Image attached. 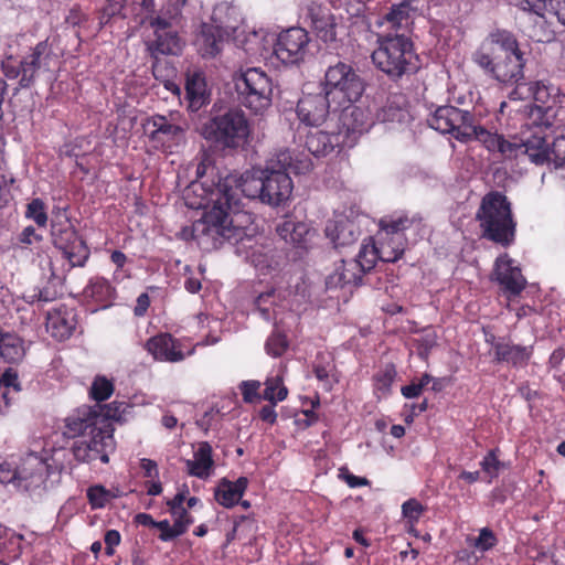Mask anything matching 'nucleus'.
Returning a JSON list of instances; mask_svg holds the SVG:
<instances>
[{
	"label": "nucleus",
	"mask_w": 565,
	"mask_h": 565,
	"mask_svg": "<svg viewBox=\"0 0 565 565\" xmlns=\"http://www.w3.org/2000/svg\"><path fill=\"white\" fill-rule=\"evenodd\" d=\"M24 216L28 220H32L39 227L44 228L47 225L49 217L46 213V206L45 203L39 198L31 200L26 204Z\"/></svg>",
	"instance_id": "48"
},
{
	"label": "nucleus",
	"mask_w": 565,
	"mask_h": 565,
	"mask_svg": "<svg viewBox=\"0 0 565 565\" xmlns=\"http://www.w3.org/2000/svg\"><path fill=\"white\" fill-rule=\"evenodd\" d=\"M377 47L371 58L376 68L391 78H401L403 75L418 68V56L414 51L412 40L403 33H387L377 35Z\"/></svg>",
	"instance_id": "4"
},
{
	"label": "nucleus",
	"mask_w": 565,
	"mask_h": 565,
	"mask_svg": "<svg viewBox=\"0 0 565 565\" xmlns=\"http://www.w3.org/2000/svg\"><path fill=\"white\" fill-rule=\"evenodd\" d=\"M54 62L55 54L47 41H41L20 61L13 56L4 58L1 71L8 79H18L20 88H30L41 74L51 71Z\"/></svg>",
	"instance_id": "5"
},
{
	"label": "nucleus",
	"mask_w": 565,
	"mask_h": 565,
	"mask_svg": "<svg viewBox=\"0 0 565 565\" xmlns=\"http://www.w3.org/2000/svg\"><path fill=\"white\" fill-rule=\"evenodd\" d=\"M228 179H234V183L231 184V188L222 193V201L230 209H237L241 196H246L248 199H259L263 203H265V192H264V174H262V170H253L246 171L245 173L237 174H227L224 178H221L213 190H222L223 184H225Z\"/></svg>",
	"instance_id": "12"
},
{
	"label": "nucleus",
	"mask_w": 565,
	"mask_h": 565,
	"mask_svg": "<svg viewBox=\"0 0 565 565\" xmlns=\"http://www.w3.org/2000/svg\"><path fill=\"white\" fill-rule=\"evenodd\" d=\"M127 0H105V6H103L99 15V23L102 25L109 22V20L114 17H122V11L125 9Z\"/></svg>",
	"instance_id": "52"
},
{
	"label": "nucleus",
	"mask_w": 565,
	"mask_h": 565,
	"mask_svg": "<svg viewBox=\"0 0 565 565\" xmlns=\"http://www.w3.org/2000/svg\"><path fill=\"white\" fill-rule=\"evenodd\" d=\"M364 84L355 71L343 62L327 68L322 92L338 107H345L356 102L363 94Z\"/></svg>",
	"instance_id": "6"
},
{
	"label": "nucleus",
	"mask_w": 565,
	"mask_h": 565,
	"mask_svg": "<svg viewBox=\"0 0 565 565\" xmlns=\"http://www.w3.org/2000/svg\"><path fill=\"white\" fill-rule=\"evenodd\" d=\"M288 347L289 342L287 337L278 330L274 331L265 343L267 354L273 358L281 356L287 351Z\"/></svg>",
	"instance_id": "50"
},
{
	"label": "nucleus",
	"mask_w": 565,
	"mask_h": 565,
	"mask_svg": "<svg viewBox=\"0 0 565 565\" xmlns=\"http://www.w3.org/2000/svg\"><path fill=\"white\" fill-rule=\"evenodd\" d=\"M14 183L12 175L8 177L4 170H0V207L6 206L11 200L10 186Z\"/></svg>",
	"instance_id": "62"
},
{
	"label": "nucleus",
	"mask_w": 565,
	"mask_h": 565,
	"mask_svg": "<svg viewBox=\"0 0 565 565\" xmlns=\"http://www.w3.org/2000/svg\"><path fill=\"white\" fill-rule=\"evenodd\" d=\"M234 182V179H228L223 184V191L228 190ZM190 189L199 196V200L190 202L189 205L205 210L202 217L191 226V236L202 249H216L225 241L237 242L242 238L243 228L234 224L231 216L234 210L222 201V190L206 188L204 183L200 182H193Z\"/></svg>",
	"instance_id": "1"
},
{
	"label": "nucleus",
	"mask_w": 565,
	"mask_h": 565,
	"mask_svg": "<svg viewBox=\"0 0 565 565\" xmlns=\"http://www.w3.org/2000/svg\"><path fill=\"white\" fill-rule=\"evenodd\" d=\"M331 105H334L332 99L323 92L308 94L299 99L297 116L305 125L318 127L326 121Z\"/></svg>",
	"instance_id": "21"
},
{
	"label": "nucleus",
	"mask_w": 565,
	"mask_h": 565,
	"mask_svg": "<svg viewBox=\"0 0 565 565\" xmlns=\"http://www.w3.org/2000/svg\"><path fill=\"white\" fill-rule=\"evenodd\" d=\"M497 544V537L489 527L480 530L479 536L475 539L473 546L482 552L489 551Z\"/></svg>",
	"instance_id": "58"
},
{
	"label": "nucleus",
	"mask_w": 565,
	"mask_h": 565,
	"mask_svg": "<svg viewBox=\"0 0 565 565\" xmlns=\"http://www.w3.org/2000/svg\"><path fill=\"white\" fill-rule=\"evenodd\" d=\"M374 246L379 253V259L382 262L394 263L398 260L405 250V235H385L377 233V239Z\"/></svg>",
	"instance_id": "36"
},
{
	"label": "nucleus",
	"mask_w": 565,
	"mask_h": 565,
	"mask_svg": "<svg viewBox=\"0 0 565 565\" xmlns=\"http://www.w3.org/2000/svg\"><path fill=\"white\" fill-rule=\"evenodd\" d=\"M145 348L154 360L170 363L180 362L194 352V349H192L188 353H183L180 341L169 333L151 337L146 342Z\"/></svg>",
	"instance_id": "22"
},
{
	"label": "nucleus",
	"mask_w": 565,
	"mask_h": 565,
	"mask_svg": "<svg viewBox=\"0 0 565 565\" xmlns=\"http://www.w3.org/2000/svg\"><path fill=\"white\" fill-rule=\"evenodd\" d=\"M202 135L223 147L236 148L246 141L249 126L242 110L231 109L206 121L202 127Z\"/></svg>",
	"instance_id": "8"
},
{
	"label": "nucleus",
	"mask_w": 565,
	"mask_h": 565,
	"mask_svg": "<svg viewBox=\"0 0 565 565\" xmlns=\"http://www.w3.org/2000/svg\"><path fill=\"white\" fill-rule=\"evenodd\" d=\"M186 470L190 476L207 479L213 470L214 461L212 458V447L209 443L199 444L193 455V459L185 461Z\"/></svg>",
	"instance_id": "37"
},
{
	"label": "nucleus",
	"mask_w": 565,
	"mask_h": 565,
	"mask_svg": "<svg viewBox=\"0 0 565 565\" xmlns=\"http://www.w3.org/2000/svg\"><path fill=\"white\" fill-rule=\"evenodd\" d=\"M493 349L498 362H507L513 365L525 364L531 356V350L529 348L507 341L493 343Z\"/></svg>",
	"instance_id": "39"
},
{
	"label": "nucleus",
	"mask_w": 565,
	"mask_h": 565,
	"mask_svg": "<svg viewBox=\"0 0 565 565\" xmlns=\"http://www.w3.org/2000/svg\"><path fill=\"white\" fill-rule=\"evenodd\" d=\"M402 96H395L388 99L387 104L377 113V119L383 122H404L408 117V111L401 105Z\"/></svg>",
	"instance_id": "45"
},
{
	"label": "nucleus",
	"mask_w": 565,
	"mask_h": 565,
	"mask_svg": "<svg viewBox=\"0 0 565 565\" xmlns=\"http://www.w3.org/2000/svg\"><path fill=\"white\" fill-rule=\"evenodd\" d=\"M51 234L54 246L62 250L71 267L85 265L89 257V248L70 222L52 224Z\"/></svg>",
	"instance_id": "14"
},
{
	"label": "nucleus",
	"mask_w": 565,
	"mask_h": 565,
	"mask_svg": "<svg viewBox=\"0 0 565 565\" xmlns=\"http://www.w3.org/2000/svg\"><path fill=\"white\" fill-rule=\"evenodd\" d=\"M366 252L362 250L358 254L356 258L349 260L341 259L334 264L333 271L326 278V286L328 289L343 288L347 286H358L362 281L365 273L372 269V262L363 263Z\"/></svg>",
	"instance_id": "17"
},
{
	"label": "nucleus",
	"mask_w": 565,
	"mask_h": 565,
	"mask_svg": "<svg viewBox=\"0 0 565 565\" xmlns=\"http://www.w3.org/2000/svg\"><path fill=\"white\" fill-rule=\"evenodd\" d=\"M248 486L246 477H239L236 481L223 478L214 490V499L224 508H233L244 495Z\"/></svg>",
	"instance_id": "32"
},
{
	"label": "nucleus",
	"mask_w": 565,
	"mask_h": 565,
	"mask_svg": "<svg viewBox=\"0 0 565 565\" xmlns=\"http://www.w3.org/2000/svg\"><path fill=\"white\" fill-rule=\"evenodd\" d=\"M526 90L532 92L536 103L524 106V111L529 114L533 122L545 128L559 125L557 118L565 104V95L561 93L559 88L544 82H536Z\"/></svg>",
	"instance_id": "9"
},
{
	"label": "nucleus",
	"mask_w": 565,
	"mask_h": 565,
	"mask_svg": "<svg viewBox=\"0 0 565 565\" xmlns=\"http://www.w3.org/2000/svg\"><path fill=\"white\" fill-rule=\"evenodd\" d=\"M418 0H402L393 4L390 11L377 22L380 26L388 24L395 31L408 25L413 13L417 10Z\"/></svg>",
	"instance_id": "38"
},
{
	"label": "nucleus",
	"mask_w": 565,
	"mask_h": 565,
	"mask_svg": "<svg viewBox=\"0 0 565 565\" xmlns=\"http://www.w3.org/2000/svg\"><path fill=\"white\" fill-rule=\"evenodd\" d=\"M20 391L18 374L8 369L0 377V415L8 413L11 402Z\"/></svg>",
	"instance_id": "41"
},
{
	"label": "nucleus",
	"mask_w": 565,
	"mask_h": 565,
	"mask_svg": "<svg viewBox=\"0 0 565 565\" xmlns=\"http://www.w3.org/2000/svg\"><path fill=\"white\" fill-rule=\"evenodd\" d=\"M476 220L479 222L483 238L504 247L514 242L516 221L512 213V204L503 193H487L477 210Z\"/></svg>",
	"instance_id": "3"
},
{
	"label": "nucleus",
	"mask_w": 565,
	"mask_h": 565,
	"mask_svg": "<svg viewBox=\"0 0 565 565\" xmlns=\"http://www.w3.org/2000/svg\"><path fill=\"white\" fill-rule=\"evenodd\" d=\"M527 157L529 160L537 166L551 161V147L546 138L535 132L532 136L522 139L521 158Z\"/></svg>",
	"instance_id": "35"
},
{
	"label": "nucleus",
	"mask_w": 565,
	"mask_h": 565,
	"mask_svg": "<svg viewBox=\"0 0 565 565\" xmlns=\"http://www.w3.org/2000/svg\"><path fill=\"white\" fill-rule=\"evenodd\" d=\"M114 393V384L106 376L97 375L90 386L89 396L100 403L108 399Z\"/></svg>",
	"instance_id": "49"
},
{
	"label": "nucleus",
	"mask_w": 565,
	"mask_h": 565,
	"mask_svg": "<svg viewBox=\"0 0 565 565\" xmlns=\"http://www.w3.org/2000/svg\"><path fill=\"white\" fill-rule=\"evenodd\" d=\"M114 428L111 424H102L100 429L87 437L77 439L72 445L74 458L81 462H92L99 459L108 463L109 454L115 450Z\"/></svg>",
	"instance_id": "13"
},
{
	"label": "nucleus",
	"mask_w": 565,
	"mask_h": 565,
	"mask_svg": "<svg viewBox=\"0 0 565 565\" xmlns=\"http://www.w3.org/2000/svg\"><path fill=\"white\" fill-rule=\"evenodd\" d=\"M492 280L497 281L510 296H519L527 284L521 268L507 253L495 259Z\"/></svg>",
	"instance_id": "19"
},
{
	"label": "nucleus",
	"mask_w": 565,
	"mask_h": 565,
	"mask_svg": "<svg viewBox=\"0 0 565 565\" xmlns=\"http://www.w3.org/2000/svg\"><path fill=\"white\" fill-rule=\"evenodd\" d=\"M145 135L163 149L170 148L171 142H179L183 138L184 129L173 122L172 118L153 115L142 124Z\"/></svg>",
	"instance_id": "20"
},
{
	"label": "nucleus",
	"mask_w": 565,
	"mask_h": 565,
	"mask_svg": "<svg viewBox=\"0 0 565 565\" xmlns=\"http://www.w3.org/2000/svg\"><path fill=\"white\" fill-rule=\"evenodd\" d=\"M523 67L524 58L521 51H519L502 55L501 58L494 60L489 67L483 68L491 72L502 83H518L523 78Z\"/></svg>",
	"instance_id": "28"
},
{
	"label": "nucleus",
	"mask_w": 565,
	"mask_h": 565,
	"mask_svg": "<svg viewBox=\"0 0 565 565\" xmlns=\"http://www.w3.org/2000/svg\"><path fill=\"white\" fill-rule=\"evenodd\" d=\"M260 382L259 381H244L239 385L241 393L243 395V399L246 403H253L257 398H262V396L258 394V391L260 388Z\"/></svg>",
	"instance_id": "59"
},
{
	"label": "nucleus",
	"mask_w": 565,
	"mask_h": 565,
	"mask_svg": "<svg viewBox=\"0 0 565 565\" xmlns=\"http://www.w3.org/2000/svg\"><path fill=\"white\" fill-rule=\"evenodd\" d=\"M86 298L97 302H108L115 297V288L103 277H94L83 291Z\"/></svg>",
	"instance_id": "43"
},
{
	"label": "nucleus",
	"mask_w": 565,
	"mask_h": 565,
	"mask_svg": "<svg viewBox=\"0 0 565 565\" xmlns=\"http://www.w3.org/2000/svg\"><path fill=\"white\" fill-rule=\"evenodd\" d=\"M87 499L93 509H102L108 502V491L103 486H94L87 490Z\"/></svg>",
	"instance_id": "56"
},
{
	"label": "nucleus",
	"mask_w": 565,
	"mask_h": 565,
	"mask_svg": "<svg viewBox=\"0 0 565 565\" xmlns=\"http://www.w3.org/2000/svg\"><path fill=\"white\" fill-rule=\"evenodd\" d=\"M236 89L242 104L255 114H263L271 106V81L260 68L243 72L236 79Z\"/></svg>",
	"instance_id": "10"
},
{
	"label": "nucleus",
	"mask_w": 565,
	"mask_h": 565,
	"mask_svg": "<svg viewBox=\"0 0 565 565\" xmlns=\"http://www.w3.org/2000/svg\"><path fill=\"white\" fill-rule=\"evenodd\" d=\"M57 298L56 290L52 289L50 286H45L43 288L33 289L32 292H30L26 296V299L29 302H51Z\"/></svg>",
	"instance_id": "57"
},
{
	"label": "nucleus",
	"mask_w": 565,
	"mask_h": 565,
	"mask_svg": "<svg viewBox=\"0 0 565 565\" xmlns=\"http://www.w3.org/2000/svg\"><path fill=\"white\" fill-rule=\"evenodd\" d=\"M122 403L113 402L109 405H83L64 419L63 435L71 439H81L100 429L102 424H110L107 418H118Z\"/></svg>",
	"instance_id": "7"
},
{
	"label": "nucleus",
	"mask_w": 565,
	"mask_h": 565,
	"mask_svg": "<svg viewBox=\"0 0 565 565\" xmlns=\"http://www.w3.org/2000/svg\"><path fill=\"white\" fill-rule=\"evenodd\" d=\"M24 354L23 341L18 335L4 333L0 329V356L9 363H15L21 361Z\"/></svg>",
	"instance_id": "42"
},
{
	"label": "nucleus",
	"mask_w": 565,
	"mask_h": 565,
	"mask_svg": "<svg viewBox=\"0 0 565 565\" xmlns=\"http://www.w3.org/2000/svg\"><path fill=\"white\" fill-rule=\"evenodd\" d=\"M156 527L160 530L159 539L163 542L171 541L184 534V525L181 523L170 524L168 520L158 521Z\"/></svg>",
	"instance_id": "54"
},
{
	"label": "nucleus",
	"mask_w": 565,
	"mask_h": 565,
	"mask_svg": "<svg viewBox=\"0 0 565 565\" xmlns=\"http://www.w3.org/2000/svg\"><path fill=\"white\" fill-rule=\"evenodd\" d=\"M223 31L220 26L209 23L201 25L195 45L203 57H214L221 52Z\"/></svg>",
	"instance_id": "34"
},
{
	"label": "nucleus",
	"mask_w": 565,
	"mask_h": 565,
	"mask_svg": "<svg viewBox=\"0 0 565 565\" xmlns=\"http://www.w3.org/2000/svg\"><path fill=\"white\" fill-rule=\"evenodd\" d=\"M42 239V235L36 233L35 228L31 225L24 227L17 236V241L22 247L40 243Z\"/></svg>",
	"instance_id": "60"
},
{
	"label": "nucleus",
	"mask_w": 565,
	"mask_h": 565,
	"mask_svg": "<svg viewBox=\"0 0 565 565\" xmlns=\"http://www.w3.org/2000/svg\"><path fill=\"white\" fill-rule=\"evenodd\" d=\"M324 232L335 246H349L355 243L360 235L355 222L345 216L328 221Z\"/></svg>",
	"instance_id": "29"
},
{
	"label": "nucleus",
	"mask_w": 565,
	"mask_h": 565,
	"mask_svg": "<svg viewBox=\"0 0 565 565\" xmlns=\"http://www.w3.org/2000/svg\"><path fill=\"white\" fill-rule=\"evenodd\" d=\"M265 390L262 398L276 404L286 399L288 395V388L284 385V375L278 373L276 375L267 377L265 381Z\"/></svg>",
	"instance_id": "46"
},
{
	"label": "nucleus",
	"mask_w": 565,
	"mask_h": 565,
	"mask_svg": "<svg viewBox=\"0 0 565 565\" xmlns=\"http://www.w3.org/2000/svg\"><path fill=\"white\" fill-rule=\"evenodd\" d=\"M305 146L315 157H324L335 148L347 147V142L339 129L337 131L316 129L307 134Z\"/></svg>",
	"instance_id": "27"
},
{
	"label": "nucleus",
	"mask_w": 565,
	"mask_h": 565,
	"mask_svg": "<svg viewBox=\"0 0 565 565\" xmlns=\"http://www.w3.org/2000/svg\"><path fill=\"white\" fill-rule=\"evenodd\" d=\"M475 139L488 151L499 153L504 160L521 159L522 139L516 137L507 139L503 135L488 131L482 126L479 127Z\"/></svg>",
	"instance_id": "23"
},
{
	"label": "nucleus",
	"mask_w": 565,
	"mask_h": 565,
	"mask_svg": "<svg viewBox=\"0 0 565 565\" xmlns=\"http://www.w3.org/2000/svg\"><path fill=\"white\" fill-rule=\"evenodd\" d=\"M519 45L514 35L505 30H497L489 34L480 47L473 54V61L480 67H489L494 60L502 55L519 52Z\"/></svg>",
	"instance_id": "18"
},
{
	"label": "nucleus",
	"mask_w": 565,
	"mask_h": 565,
	"mask_svg": "<svg viewBox=\"0 0 565 565\" xmlns=\"http://www.w3.org/2000/svg\"><path fill=\"white\" fill-rule=\"evenodd\" d=\"M120 540V533L117 530H108L106 532L104 541L106 544V554L108 556H111L115 553L114 547L119 545Z\"/></svg>",
	"instance_id": "64"
},
{
	"label": "nucleus",
	"mask_w": 565,
	"mask_h": 565,
	"mask_svg": "<svg viewBox=\"0 0 565 565\" xmlns=\"http://www.w3.org/2000/svg\"><path fill=\"white\" fill-rule=\"evenodd\" d=\"M339 131L347 142V147H353L358 138L367 131L370 121L366 113L359 107H345L339 117Z\"/></svg>",
	"instance_id": "24"
},
{
	"label": "nucleus",
	"mask_w": 565,
	"mask_h": 565,
	"mask_svg": "<svg viewBox=\"0 0 565 565\" xmlns=\"http://www.w3.org/2000/svg\"><path fill=\"white\" fill-rule=\"evenodd\" d=\"M43 466L38 462V469L29 471L13 469L7 462H0V483L12 484L18 490L29 491L42 482Z\"/></svg>",
	"instance_id": "26"
},
{
	"label": "nucleus",
	"mask_w": 565,
	"mask_h": 565,
	"mask_svg": "<svg viewBox=\"0 0 565 565\" xmlns=\"http://www.w3.org/2000/svg\"><path fill=\"white\" fill-rule=\"evenodd\" d=\"M132 7L138 11L135 19L140 25H149L151 18L158 17L154 15V0H134Z\"/></svg>",
	"instance_id": "51"
},
{
	"label": "nucleus",
	"mask_w": 565,
	"mask_h": 565,
	"mask_svg": "<svg viewBox=\"0 0 565 565\" xmlns=\"http://www.w3.org/2000/svg\"><path fill=\"white\" fill-rule=\"evenodd\" d=\"M396 374V369L393 364L384 365L374 374L373 387L377 398H383L390 395Z\"/></svg>",
	"instance_id": "44"
},
{
	"label": "nucleus",
	"mask_w": 565,
	"mask_h": 565,
	"mask_svg": "<svg viewBox=\"0 0 565 565\" xmlns=\"http://www.w3.org/2000/svg\"><path fill=\"white\" fill-rule=\"evenodd\" d=\"M428 125L441 132L450 134L457 140L469 141L476 138L480 125L473 115L454 106H441L428 118Z\"/></svg>",
	"instance_id": "11"
},
{
	"label": "nucleus",
	"mask_w": 565,
	"mask_h": 565,
	"mask_svg": "<svg viewBox=\"0 0 565 565\" xmlns=\"http://www.w3.org/2000/svg\"><path fill=\"white\" fill-rule=\"evenodd\" d=\"M426 511V507H424L418 500L409 499L402 504V513L403 516L407 520L413 529L414 525L419 521L423 513Z\"/></svg>",
	"instance_id": "53"
},
{
	"label": "nucleus",
	"mask_w": 565,
	"mask_h": 565,
	"mask_svg": "<svg viewBox=\"0 0 565 565\" xmlns=\"http://www.w3.org/2000/svg\"><path fill=\"white\" fill-rule=\"evenodd\" d=\"M149 26L153 31V39L147 42V50L154 60L161 55H178L182 52L184 42L168 19L151 18Z\"/></svg>",
	"instance_id": "15"
},
{
	"label": "nucleus",
	"mask_w": 565,
	"mask_h": 565,
	"mask_svg": "<svg viewBox=\"0 0 565 565\" xmlns=\"http://www.w3.org/2000/svg\"><path fill=\"white\" fill-rule=\"evenodd\" d=\"M415 342L417 344L418 356L427 361L431 350L438 345V334L433 328H427L423 330Z\"/></svg>",
	"instance_id": "47"
},
{
	"label": "nucleus",
	"mask_w": 565,
	"mask_h": 565,
	"mask_svg": "<svg viewBox=\"0 0 565 565\" xmlns=\"http://www.w3.org/2000/svg\"><path fill=\"white\" fill-rule=\"evenodd\" d=\"M46 331L56 340L62 341L70 338L75 330L76 319L72 310L60 307L47 312Z\"/></svg>",
	"instance_id": "31"
},
{
	"label": "nucleus",
	"mask_w": 565,
	"mask_h": 565,
	"mask_svg": "<svg viewBox=\"0 0 565 565\" xmlns=\"http://www.w3.org/2000/svg\"><path fill=\"white\" fill-rule=\"evenodd\" d=\"M420 218L417 216L409 217L404 213H395L390 216H384L380 220L379 233L385 235H404V231L411 228L413 225H418Z\"/></svg>",
	"instance_id": "40"
},
{
	"label": "nucleus",
	"mask_w": 565,
	"mask_h": 565,
	"mask_svg": "<svg viewBox=\"0 0 565 565\" xmlns=\"http://www.w3.org/2000/svg\"><path fill=\"white\" fill-rule=\"evenodd\" d=\"M309 18L313 32L321 41L329 43L337 40V19L328 8L310 7Z\"/></svg>",
	"instance_id": "30"
},
{
	"label": "nucleus",
	"mask_w": 565,
	"mask_h": 565,
	"mask_svg": "<svg viewBox=\"0 0 565 565\" xmlns=\"http://www.w3.org/2000/svg\"><path fill=\"white\" fill-rule=\"evenodd\" d=\"M553 2L555 0H522L519 4V8L529 15V20L534 23L529 35L539 42L548 41L550 39L545 35V14L547 12L552 14L554 11Z\"/></svg>",
	"instance_id": "25"
},
{
	"label": "nucleus",
	"mask_w": 565,
	"mask_h": 565,
	"mask_svg": "<svg viewBox=\"0 0 565 565\" xmlns=\"http://www.w3.org/2000/svg\"><path fill=\"white\" fill-rule=\"evenodd\" d=\"M481 469L490 478L489 482L497 478L503 463L498 459L497 450L489 451L480 462Z\"/></svg>",
	"instance_id": "55"
},
{
	"label": "nucleus",
	"mask_w": 565,
	"mask_h": 565,
	"mask_svg": "<svg viewBox=\"0 0 565 565\" xmlns=\"http://www.w3.org/2000/svg\"><path fill=\"white\" fill-rule=\"evenodd\" d=\"M185 92L189 108L199 110L209 103V93L204 74L201 71H188L185 75Z\"/></svg>",
	"instance_id": "33"
},
{
	"label": "nucleus",
	"mask_w": 565,
	"mask_h": 565,
	"mask_svg": "<svg viewBox=\"0 0 565 565\" xmlns=\"http://www.w3.org/2000/svg\"><path fill=\"white\" fill-rule=\"evenodd\" d=\"M551 161L556 167H563L565 164V136L556 138L551 148Z\"/></svg>",
	"instance_id": "61"
},
{
	"label": "nucleus",
	"mask_w": 565,
	"mask_h": 565,
	"mask_svg": "<svg viewBox=\"0 0 565 565\" xmlns=\"http://www.w3.org/2000/svg\"><path fill=\"white\" fill-rule=\"evenodd\" d=\"M312 167V160L305 153L295 154L288 149L275 153L267 160L265 169L262 170L265 203L273 206L286 203L290 199L294 189L288 171L303 174L309 172Z\"/></svg>",
	"instance_id": "2"
},
{
	"label": "nucleus",
	"mask_w": 565,
	"mask_h": 565,
	"mask_svg": "<svg viewBox=\"0 0 565 565\" xmlns=\"http://www.w3.org/2000/svg\"><path fill=\"white\" fill-rule=\"evenodd\" d=\"M310 235L311 228L307 223L296 222L295 232H292L289 243L295 245H302L308 241Z\"/></svg>",
	"instance_id": "63"
},
{
	"label": "nucleus",
	"mask_w": 565,
	"mask_h": 565,
	"mask_svg": "<svg viewBox=\"0 0 565 565\" xmlns=\"http://www.w3.org/2000/svg\"><path fill=\"white\" fill-rule=\"evenodd\" d=\"M310 38L302 28H290L278 35L274 53L284 64L302 62L309 52Z\"/></svg>",
	"instance_id": "16"
}]
</instances>
